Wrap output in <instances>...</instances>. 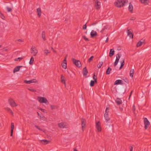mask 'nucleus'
Wrapping results in <instances>:
<instances>
[{"mask_svg":"<svg viewBox=\"0 0 151 151\" xmlns=\"http://www.w3.org/2000/svg\"><path fill=\"white\" fill-rule=\"evenodd\" d=\"M109 28V26L108 25H106L104 26V27L102 29V30L101 31V32H103V31Z\"/></svg>","mask_w":151,"mask_h":151,"instance_id":"34","label":"nucleus"},{"mask_svg":"<svg viewBox=\"0 0 151 151\" xmlns=\"http://www.w3.org/2000/svg\"><path fill=\"white\" fill-rule=\"evenodd\" d=\"M14 128V124L13 123H12L11 124V134H10V136H12V135Z\"/></svg>","mask_w":151,"mask_h":151,"instance_id":"19","label":"nucleus"},{"mask_svg":"<svg viewBox=\"0 0 151 151\" xmlns=\"http://www.w3.org/2000/svg\"><path fill=\"white\" fill-rule=\"evenodd\" d=\"M38 109H39L40 110L42 111L43 112H45V110L43 109H42L40 107L38 108Z\"/></svg>","mask_w":151,"mask_h":151,"instance_id":"50","label":"nucleus"},{"mask_svg":"<svg viewBox=\"0 0 151 151\" xmlns=\"http://www.w3.org/2000/svg\"><path fill=\"white\" fill-rule=\"evenodd\" d=\"M134 73V70L133 69H131L130 71V76L131 77H133Z\"/></svg>","mask_w":151,"mask_h":151,"instance_id":"31","label":"nucleus"},{"mask_svg":"<svg viewBox=\"0 0 151 151\" xmlns=\"http://www.w3.org/2000/svg\"><path fill=\"white\" fill-rule=\"evenodd\" d=\"M42 37L44 40H45L46 38H45V31H43L42 34Z\"/></svg>","mask_w":151,"mask_h":151,"instance_id":"27","label":"nucleus"},{"mask_svg":"<svg viewBox=\"0 0 151 151\" xmlns=\"http://www.w3.org/2000/svg\"><path fill=\"white\" fill-rule=\"evenodd\" d=\"M0 16L2 19H4L5 17L4 16L3 14L1 13Z\"/></svg>","mask_w":151,"mask_h":151,"instance_id":"44","label":"nucleus"},{"mask_svg":"<svg viewBox=\"0 0 151 151\" xmlns=\"http://www.w3.org/2000/svg\"><path fill=\"white\" fill-rule=\"evenodd\" d=\"M28 90L30 91H33V92L36 91L35 89H32V88H28Z\"/></svg>","mask_w":151,"mask_h":151,"instance_id":"49","label":"nucleus"},{"mask_svg":"<svg viewBox=\"0 0 151 151\" xmlns=\"http://www.w3.org/2000/svg\"><path fill=\"white\" fill-rule=\"evenodd\" d=\"M93 79L94 80V81H95V80H96V81H97V76H95V73H94L93 75Z\"/></svg>","mask_w":151,"mask_h":151,"instance_id":"42","label":"nucleus"},{"mask_svg":"<svg viewBox=\"0 0 151 151\" xmlns=\"http://www.w3.org/2000/svg\"><path fill=\"white\" fill-rule=\"evenodd\" d=\"M115 102L117 105H120L122 103V101L120 99L117 98Z\"/></svg>","mask_w":151,"mask_h":151,"instance_id":"22","label":"nucleus"},{"mask_svg":"<svg viewBox=\"0 0 151 151\" xmlns=\"http://www.w3.org/2000/svg\"><path fill=\"white\" fill-rule=\"evenodd\" d=\"M58 127L60 128H66L67 127V126L65 122H62L58 124Z\"/></svg>","mask_w":151,"mask_h":151,"instance_id":"9","label":"nucleus"},{"mask_svg":"<svg viewBox=\"0 0 151 151\" xmlns=\"http://www.w3.org/2000/svg\"><path fill=\"white\" fill-rule=\"evenodd\" d=\"M128 2L127 0H117L114 3L116 6L121 7L125 5V4Z\"/></svg>","mask_w":151,"mask_h":151,"instance_id":"1","label":"nucleus"},{"mask_svg":"<svg viewBox=\"0 0 151 151\" xmlns=\"http://www.w3.org/2000/svg\"><path fill=\"white\" fill-rule=\"evenodd\" d=\"M129 11L131 12H132L133 9V6L132 5L131 3H129V6L128 7Z\"/></svg>","mask_w":151,"mask_h":151,"instance_id":"26","label":"nucleus"},{"mask_svg":"<svg viewBox=\"0 0 151 151\" xmlns=\"http://www.w3.org/2000/svg\"><path fill=\"white\" fill-rule=\"evenodd\" d=\"M64 63H66V57H65L63 61V62Z\"/></svg>","mask_w":151,"mask_h":151,"instance_id":"51","label":"nucleus"},{"mask_svg":"<svg viewBox=\"0 0 151 151\" xmlns=\"http://www.w3.org/2000/svg\"><path fill=\"white\" fill-rule=\"evenodd\" d=\"M50 108L52 110L55 109H57V106L55 105H51Z\"/></svg>","mask_w":151,"mask_h":151,"instance_id":"36","label":"nucleus"},{"mask_svg":"<svg viewBox=\"0 0 151 151\" xmlns=\"http://www.w3.org/2000/svg\"><path fill=\"white\" fill-rule=\"evenodd\" d=\"M135 19V17H132L131 19H130V20H134Z\"/></svg>","mask_w":151,"mask_h":151,"instance_id":"58","label":"nucleus"},{"mask_svg":"<svg viewBox=\"0 0 151 151\" xmlns=\"http://www.w3.org/2000/svg\"><path fill=\"white\" fill-rule=\"evenodd\" d=\"M10 12H11L12 11V9L10 8Z\"/></svg>","mask_w":151,"mask_h":151,"instance_id":"64","label":"nucleus"},{"mask_svg":"<svg viewBox=\"0 0 151 151\" xmlns=\"http://www.w3.org/2000/svg\"><path fill=\"white\" fill-rule=\"evenodd\" d=\"M127 32L128 36H129V37L132 39H133V34L132 33V29H127Z\"/></svg>","mask_w":151,"mask_h":151,"instance_id":"7","label":"nucleus"},{"mask_svg":"<svg viewBox=\"0 0 151 151\" xmlns=\"http://www.w3.org/2000/svg\"><path fill=\"white\" fill-rule=\"evenodd\" d=\"M72 60L73 63L77 67L80 68L81 66V63L79 60H77L74 59H73Z\"/></svg>","mask_w":151,"mask_h":151,"instance_id":"5","label":"nucleus"},{"mask_svg":"<svg viewBox=\"0 0 151 151\" xmlns=\"http://www.w3.org/2000/svg\"><path fill=\"white\" fill-rule=\"evenodd\" d=\"M3 126V124L2 123H0V129L1 128L2 126Z\"/></svg>","mask_w":151,"mask_h":151,"instance_id":"52","label":"nucleus"},{"mask_svg":"<svg viewBox=\"0 0 151 151\" xmlns=\"http://www.w3.org/2000/svg\"><path fill=\"white\" fill-rule=\"evenodd\" d=\"M68 21V19L67 18L65 19V21L67 22Z\"/></svg>","mask_w":151,"mask_h":151,"instance_id":"61","label":"nucleus"},{"mask_svg":"<svg viewBox=\"0 0 151 151\" xmlns=\"http://www.w3.org/2000/svg\"><path fill=\"white\" fill-rule=\"evenodd\" d=\"M62 67L65 69H66L67 68V63H63L61 64Z\"/></svg>","mask_w":151,"mask_h":151,"instance_id":"32","label":"nucleus"},{"mask_svg":"<svg viewBox=\"0 0 151 151\" xmlns=\"http://www.w3.org/2000/svg\"><path fill=\"white\" fill-rule=\"evenodd\" d=\"M37 15L38 17H40L41 16L42 14L40 8H38L37 9Z\"/></svg>","mask_w":151,"mask_h":151,"instance_id":"21","label":"nucleus"},{"mask_svg":"<svg viewBox=\"0 0 151 151\" xmlns=\"http://www.w3.org/2000/svg\"><path fill=\"white\" fill-rule=\"evenodd\" d=\"M104 117L106 122H108L109 120V118L108 117V114H104Z\"/></svg>","mask_w":151,"mask_h":151,"instance_id":"30","label":"nucleus"},{"mask_svg":"<svg viewBox=\"0 0 151 151\" xmlns=\"http://www.w3.org/2000/svg\"><path fill=\"white\" fill-rule=\"evenodd\" d=\"M18 41L19 42H21V41H22V40L20 39H18Z\"/></svg>","mask_w":151,"mask_h":151,"instance_id":"62","label":"nucleus"},{"mask_svg":"<svg viewBox=\"0 0 151 151\" xmlns=\"http://www.w3.org/2000/svg\"><path fill=\"white\" fill-rule=\"evenodd\" d=\"M37 115L40 116H40H41L40 114L38 112H37Z\"/></svg>","mask_w":151,"mask_h":151,"instance_id":"59","label":"nucleus"},{"mask_svg":"<svg viewBox=\"0 0 151 151\" xmlns=\"http://www.w3.org/2000/svg\"><path fill=\"white\" fill-rule=\"evenodd\" d=\"M124 59H123V60L121 62V65L119 68L120 69L124 65Z\"/></svg>","mask_w":151,"mask_h":151,"instance_id":"35","label":"nucleus"},{"mask_svg":"<svg viewBox=\"0 0 151 151\" xmlns=\"http://www.w3.org/2000/svg\"><path fill=\"white\" fill-rule=\"evenodd\" d=\"M83 38H84V39L86 41H88L89 40L88 39V38H86V36H83Z\"/></svg>","mask_w":151,"mask_h":151,"instance_id":"48","label":"nucleus"},{"mask_svg":"<svg viewBox=\"0 0 151 151\" xmlns=\"http://www.w3.org/2000/svg\"><path fill=\"white\" fill-rule=\"evenodd\" d=\"M24 83H26L30 84L32 83H35L37 82L36 80L35 79H34L30 81H27L25 80L24 81Z\"/></svg>","mask_w":151,"mask_h":151,"instance_id":"10","label":"nucleus"},{"mask_svg":"<svg viewBox=\"0 0 151 151\" xmlns=\"http://www.w3.org/2000/svg\"><path fill=\"white\" fill-rule=\"evenodd\" d=\"M40 118L41 119L44 121H46L47 120V118L44 116H40Z\"/></svg>","mask_w":151,"mask_h":151,"instance_id":"39","label":"nucleus"},{"mask_svg":"<svg viewBox=\"0 0 151 151\" xmlns=\"http://www.w3.org/2000/svg\"><path fill=\"white\" fill-rule=\"evenodd\" d=\"M53 52L54 53H56V51H55V50H53Z\"/></svg>","mask_w":151,"mask_h":151,"instance_id":"60","label":"nucleus"},{"mask_svg":"<svg viewBox=\"0 0 151 151\" xmlns=\"http://www.w3.org/2000/svg\"><path fill=\"white\" fill-rule=\"evenodd\" d=\"M10 113H11L12 115V116H13L14 113L12 111V110L10 109Z\"/></svg>","mask_w":151,"mask_h":151,"instance_id":"55","label":"nucleus"},{"mask_svg":"<svg viewBox=\"0 0 151 151\" xmlns=\"http://www.w3.org/2000/svg\"><path fill=\"white\" fill-rule=\"evenodd\" d=\"M132 91L131 92H130V94H132Z\"/></svg>","mask_w":151,"mask_h":151,"instance_id":"63","label":"nucleus"},{"mask_svg":"<svg viewBox=\"0 0 151 151\" xmlns=\"http://www.w3.org/2000/svg\"><path fill=\"white\" fill-rule=\"evenodd\" d=\"M34 59L33 57L32 56L31 57V58L30 59V60L29 62V63L30 65H32V64L33 63V62L34 61Z\"/></svg>","mask_w":151,"mask_h":151,"instance_id":"38","label":"nucleus"},{"mask_svg":"<svg viewBox=\"0 0 151 151\" xmlns=\"http://www.w3.org/2000/svg\"><path fill=\"white\" fill-rule=\"evenodd\" d=\"M37 100L38 101L41 103H48V101L44 97H38Z\"/></svg>","mask_w":151,"mask_h":151,"instance_id":"3","label":"nucleus"},{"mask_svg":"<svg viewBox=\"0 0 151 151\" xmlns=\"http://www.w3.org/2000/svg\"><path fill=\"white\" fill-rule=\"evenodd\" d=\"M121 55L118 54L116 55V59L115 60V61L114 63V67H115L117 65V64L119 62V59L121 57Z\"/></svg>","mask_w":151,"mask_h":151,"instance_id":"8","label":"nucleus"},{"mask_svg":"<svg viewBox=\"0 0 151 151\" xmlns=\"http://www.w3.org/2000/svg\"><path fill=\"white\" fill-rule=\"evenodd\" d=\"M88 73V70L86 67H85L83 68V76H86L87 75Z\"/></svg>","mask_w":151,"mask_h":151,"instance_id":"16","label":"nucleus"},{"mask_svg":"<svg viewBox=\"0 0 151 151\" xmlns=\"http://www.w3.org/2000/svg\"><path fill=\"white\" fill-rule=\"evenodd\" d=\"M103 64V62H99L98 64L97 65V67L99 68H101Z\"/></svg>","mask_w":151,"mask_h":151,"instance_id":"33","label":"nucleus"},{"mask_svg":"<svg viewBox=\"0 0 151 151\" xmlns=\"http://www.w3.org/2000/svg\"><path fill=\"white\" fill-rule=\"evenodd\" d=\"M35 127L37 129L40 131H42V129L39 127L37 125H35Z\"/></svg>","mask_w":151,"mask_h":151,"instance_id":"47","label":"nucleus"},{"mask_svg":"<svg viewBox=\"0 0 151 151\" xmlns=\"http://www.w3.org/2000/svg\"><path fill=\"white\" fill-rule=\"evenodd\" d=\"M87 23H86L83 27V29H86L87 28V25H86Z\"/></svg>","mask_w":151,"mask_h":151,"instance_id":"45","label":"nucleus"},{"mask_svg":"<svg viewBox=\"0 0 151 151\" xmlns=\"http://www.w3.org/2000/svg\"><path fill=\"white\" fill-rule=\"evenodd\" d=\"M95 2V8L97 10L101 8V3L99 1L97 0H93Z\"/></svg>","mask_w":151,"mask_h":151,"instance_id":"4","label":"nucleus"},{"mask_svg":"<svg viewBox=\"0 0 151 151\" xmlns=\"http://www.w3.org/2000/svg\"><path fill=\"white\" fill-rule=\"evenodd\" d=\"M22 58L19 57L17 58H16L14 60L15 61H20V60H22Z\"/></svg>","mask_w":151,"mask_h":151,"instance_id":"41","label":"nucleus"},{"mask_svg":"<svg viewBox=\"0 0 151 151\" xmlns=\"http://www.w3.org/2000/svg\"><path fill=\"white\" fill-rule=\"evenodd\" d=\"M130 151H132L133 149V147L132 146H130Z\"/></svg>","mask_w":151,"mask_h":151,"instance_id":"53","label":"nucleus"},{"mask_svg":"<svg viewBox=\"0 0 151 151\" xmlns=\"http://www.w3.org/2000/svg\"><path fill=\"white\" fill-rule=\"evenodd\" d=\"M114 53V49H111L110 50L109 56L110 57H111L113 55Z\"/></svg>","mask_w":151,"mask_h":151,"instance_id":"20","label":"nucleus"},{"mask_svg":"<svg viewBox=\"0 0 151 151\" xmlns=\"http://www.w3.org/2000/svg\"><path fill=\"white\" fill-rule=\"evenodd\" d=\"M109 108L108 107H106L105 110V114H108V113L109 112Z\"/></svg>","mask_w":151,"mask_h":151,"instance_id":"40","label":"nucleus"},{"mask_svg":"<svg viewBox=\"0 0 151 151\" xmlns=\"http://www.w3.org/2000/svg\"><path fill=\"white\" fill-rule=\"evenodd\" d=\"M94 58L93 56H91L88 60V62H90Z\"/></svg>","mask_w":151,"mask_h":151,"instance_id":"43","label":"nucleus"},{"mask_svg":"<svg viewBox=\"0 0 151 151\" xmlns=\"http://www.w3.org/2000/svg\"><path fill=\"white\" fill-rule=\"evenodd\" d=\"M44 52L45 55L47 56L48 55V53H50V52L48 50L46 49L44 50Z\"/></svg>","mask_w":151,"mask_h":151,"instance_id":"37","label":"nucleus"},{"mask_svg":"<svg viewBox=\"0 0 151 151\" xmlns=\"http://www.w3.org/2000/svg\"><path fill=\"white\" fill-rule=\"evenodd\" d=\"M91 37L93 38L95 37L97 35V34L96 31H94V30H92L91 33Z\"/></svg>","mask_w":151,"mask_h":151,"instance_id":"14","label":"nucleus"},{"mask_svg":"<svg viewBox=\"0 0 151 151\" xmlns=\"http://www.w3.org/2000/svg\"><path fill=\"white\" fill-rule=\"evenodd\" d=\"M141 2L145 5H147L149 2L148 0H139Z\"/></svg>","mask_w":151,"mask_h":151,"instance_id":"24","label":"nucleus"},{"mask_svg":"<svg viewBox=\"0 0 151 151\" xmlns=\"http://www.w3.org/2000/svg\"><path fill=\"white\" fill-rule=\"evenodd\" d=\"M6 9H7V11L8 12H9V7H7L6 8Z\"/></svg>","mask_w":151,"mask_h":151,"instance_id":"54","label":"nucleus"},{"mask_svg":"<svg viewBox=\"0 0 151 151\" xmlns=\"http://www.w3.org/2000/svg\"><path fill=\"white\" fill-rule=\"evenodd\" d=\"M5 109L8 111H9V108H5Z\"/></svg>","mask_w":151,"mask_h":151,"instance_id":"56","label":"nucleus"},{"mask_svg":"<svg viewBox=\"0 0 151 151\" xmlns=\"http://www.w3.org/2000/svg\"><path fill=\"white\" fill-rule=\"evenodd\" d=\"M97 83V81H96V80L95 81H92L91 80V81L90 83V86H94V83Z\"/></svg>","mask_w":151,"mask_h":151,"instance_id":"28","label":"nucleus"},{"mask_svg":"<svg viewBox=\"0 0 151 151\" xmlns=\"http://www.w3.org/2000/svg\"><path fill=\"white\" fill-rule=\"evenodd\" d=\"M108 40H109V38L108 37H107V38L106 39V40H105V42H107L108 41Z\"/></svg>","mask_w":151,"mask_h":151,"instance_id":"57","label":"nucleus"},{"mask_svg":"<svg viewBox=\"0 0 151 151\" xmlns=\"http://www.w3.org/2000/svg\"><path fill=\"white\" fill-rule=\"evenodd\" d=\"M10 105L12 107H15L17 106L14 100L11 98H10Z\"/></svg>","mask_w":151,"mask_h":151,"instance_id":"13","label":"nucleus"},{"mask_svg":"<svg viewBox=\"0 0 151 151\" xmlns=\"http://www.w3.org/2000/svg\"><path fill=\"white\" fill-rule=\"evenodd\" d=\"M111 70V69L110 67H109L106 71V74H109Z\"/></svg>","mask_w":151,"mask_h":151,"instance_id":"29","label":"nucleus"},{"mask_svg":"<svg viewBox=\"0 0 151 151\" xmlns=\"http://www.w3.org/2000/svg\"><path fill=\"white\" fill-rule=\"evenodd\" d=\"M31 53L33 56H35L37 53L38 51L34 46H32L30 49Z\"/></svg>","mask_w":151,"mask_h":151,"instance_id":"2","label":"nucleus"},{"mask_svg":"<svg viewBox=\"0 0 151 151\" xmlns=\"http://www.w3.org/2000/svg\"><path fill=\"white\" fill-rule=\"evenodd\" d=\"M123 81L121 80H116L114 82V85H119L121 84L123 85L124 84Z\"/></svg>","mask_w":151,"mask_h":151,"instance_id":"15","label":"nucleus"},{"mask_svg":"<svg viewBox=\"0 0 151 151\" xmlns=\"http://www.w3.org/2000/svg\"><path fill=\"white\" fill-rule=\"evenodd\" d=\"M86 120L85 119L82 118L81 119V126L82 130L83 129L85 128L86 127Z\"/></svg>","mask_w":151,"mask_h":151,"instance_id":"12","label":"nucleus"},{"mask_svg":"<svg viewBox=\"0 0 151 151\" xmlns=\"http://www.w3.org/2000/svg\"><path fill=\"white\" fill-rule=\"evenodd\" d=\"M22 67V66H17L16 67L14 68L13 70V72L14 73H15L16 72L19 71L20 70V68Z\"/></svg>","mask_w":151,"mask_h":151,"instance_id":"17","label":"nucleus"},{"mask_svg":"<svg viewBox=\"0 0 151 151\" xmlns=\"http://www.w3.org/2000/svg\"><path fill=\"white\" fill-rule=\"evenodd\" d=\"M144 122L145 127V129H147L149 127L150 124V123L146 118L144 119Z\"/></svg>","mask_w":151,"mask_h":151,"instance_id":"6","label":"nucleus"},{"mask_svg":"<svg viewBox=\"0 0 151 151\" xmlns=\"http://www.w3.org/2000/svg\"><path fill=\"white\" fill-rule=\"evenodd\" d=\"M96 127L98 132H101V129L100 126V124L99 122H98L96 123Z\"/></svg>","mask_w":151,"mask_h":151,"instance_id":"11","label":"nucleus"},{"mask_svg":"<svg viewBox=\"0 0 151 151\" xmlns=\"http://www.w3.org/2000/svg\"><path fill=\"white\" fill-rule=\"evenodd\" d=\"M132 110L134 112L135 110V106L134 105L133 106V107L132 109Z\"/></svg>","mask_w":151,"mask_h":151,"instance_id":"46","label":"nucleus"},{"mask_svg":"<svg viewBox=\"0 0 151 151\" xmlns=\"http://www.w3.org/2000/svg\"><path fill=\"white\" fill-rule=\"evenodd\" d=\"M142 41H139L137 44L136 46L137 47H139L145 41L144 40H143V39L141 40Z\"/></svg>","mask_w":151,"mask_h":151,"instance_id":"23","label":"nucleus"},{"mask_svg":"<svg viewBox=\"0 0 151 151\" xmlns=\"http://www.w3.org/2000/svg\"><path fill=\"white\" fill-rule=\"evenodd\" d=\"M41 142L42 144L44 145H46L48 144L50 142V141L45 139H43L41 140Z\"/></svg>","mask_w":151,"mask_h":151,"instance_id":"25","label":"nucleus"},{"mask_svg":"<svg viewBox=\"0 0 151 151\" xmlns=\"http://www.w3.org/2000/svg\"><path fill=\"white\" fill-rule=\"evenodd\" d=\"M61 80L62 83L64 84L65 86V78L62 75H61Z\"/></svg>","mask_w":151,"mask_h":151,"instance_id":"18","label":"nucleus"}]
</instances>
